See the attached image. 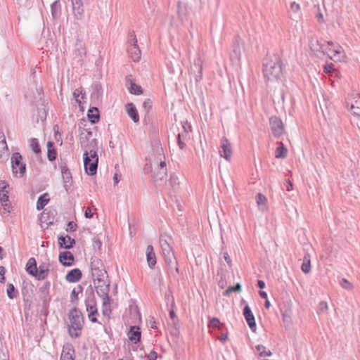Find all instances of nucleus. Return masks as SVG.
<instances>
[{
	"label": "nucleus",
	"mask_w": 360,
	"mask_h": 360,
	"mask_svg": "<svg viewBox=\"0 0 360 360\" xmlns=\"http://www.w3.org/2000/svg\"><path fill=\"white\" fill-rule=\"evenodd\" d=\"M146 259L148 267L151 269H154L157 259L153 247L151 245H148L146 248Z\"/></svg>",
	"instance_id": "obj_20"
},
{
	"label": "nucleus",
	"mask_w": 360,
	"mask_h": 360,
	"mask_svg": "<svg viewBox=\"0 0 360 360\" xmlns=\"http://www.w3.org/2000/svg\"><path fill=\"white\" fill-rule=\"evenodd\" d=\"M167 175V169L165 161H160L155 168L152 174V179L156 184L160 185L159 182L163 181Z\"/></svg>",
	"instance_id": "obj_7"
},
{
	"label": "nucleus",
	"mask_w": 360,
	"mask_h": 360,
	"mask_svg": "<svg viewBox=\"0 0 360 360\" xmlns=\"http://www.w3.org/2000/svg\"><path fill=\"white\" fill-rule=\"evenodd\" d=\"M177 13L179 20L181 22H184V20H187L188 17V7L186 4L179 2L177 5Z\"/></svg>",
	"instance_id": "obj_26"
},
{
	"label": "nucleus",
	"mask_w": 360,
	"mask_h": 360,
	"mask_svg": "<svg viewBox=\"0 0 360 360\" xmlns=\"http://www.w3.org/2000/svg\"><path fill=\"white\" fill-rule=\"evenodd\" d=\"M77 225L73 221H69L67 224L66 231L68 232H75L77 230Z\"/></svg>",
	"instance_id": "obj_53"
},
{
	"label": "nucleus",
	"mask_w": 360,
	"mask_h": 360,
	"mask_svg": "<svg viewBox=\"0 0 360 360\" xmlns=\"http://www.w3.org/2000/svg\"><path fill=\"white\" fill-rule=\"evenodd\" d=\"M130 76H127L126 77V82H130V86L129 88V91L130 94H134V95H140L143 93L142 88L140 85H138L132 82V80L130 79Z\"/></svg>",
	"instance_id": "obj_30"
},
{
	"label": "nucleus",
	"mask_w": 360,
	"mask_h": 360,
	"mask_svg": "<svg viewBox=\"0 0 360 360\" xmlns=\"http://www.w3.org/2000/svg\"><path fill=\"white\" fill-rule=\"evenodd\" d=\"M92 91L91 94V101L95 104L101 101L103 96V88L100 83L96 82L91 85Z\"/></svg>",
	"instance_id": "obj_12"
},
{
	"label": "nucleus",
	"mask_w": 360,
	"mask_h": 360,
	"mask_svg": "<svg viewBox=\"0 0 360 360\" xmlns=\"http://www.w3.org/2000/svg\"><path fill=\"white\" fill-rule=\"evenodd\" d=\"M160 244L162 248L163 256L174 252L172 248L170 246L167 240L160 238Z\"/></svg>",
	"instance_id": "obj_37"
},
{
	"label": "nucleus",
	"mask_w": 360,
	"mask_h": 360,
	"mask_svg": "<svg viewBox=\"0 0 360 360\" xmlns=\"http://www.w3.org/2000/svg\"><path fill=\"white\" fill-rule=\"evenodd\" d=\"M242 290V285L240 283H237L233 286H229L224 292V296H230L231 293L233 292H240Z\"/></svg>",
	"instance_id": "obj_43"
},
{
	"label": "nucleus",
	"mask_w": 360,
	"mask_h": 360,
	"mask_svg": "<svg viewBox=\"0 0 360 360\" xmlns=\"http://www.w3.org/2000/svg\"><path fill=\"white\" fill-rule=\"evenodd\" d=\"M47 158L50 162L56 160L57 158V150L54 147V143L53 141H48L47 145Z\"/></svg>",
	"instance_id": "obj_29"
},
{
	"label": "nucleus",
	"mask_w": 360,
	"mask_h": 360,
	"mask_svg": "<svg viewBox=\"0 0 360 360\" xmlns=\"http://www.w3.org/2000/svg\"><path fill=\"white\" fill-rule=\"evenodd\" d=\"M165 263L168 265L169 268L172 270L174 269L175 271L179 274V269L177 266L178 262L175 257L174 253H170L169 255H164Z\"/></svg>",
	"instance_id": "obj_24"
},
{
	"label": "nucleus",
	"mask_w": 360,
	"mask_h": 360,
	"mask_svg": "<svg viewBox=\"0 0 360 360\" xmlns=\"http://www.w3.org/2000/svg\"><path fill=\"white\" fill-rule=\"evenodd\" d=\"M315 7H316L318 9V13L316 14V18H317V20L321 23L324 22L325 20L323 18V15L320 10L319 5H316V6H315Z\"/></svg>",
	"instance_id": "obj_60"
},
{
	"label": "nucleus",
	"mask_w": 360,
	"mask_h": 360,
	"mask_svg": "<svg viewBox=\"0 0 360 360\" xmlns=\"http://www.w3.org/2000/svg\"><path fill=\"white\" fill-rule=\"evenodd\" d=\"M350 110L353 115L360 116V100L355 101L354 103L351 104Z\"/></svg>",
	"instance_id": "obj_46"
},
{
	"label": "nucleus",
	"mask_w": 360,
	"mask_h": 360,
	"mask_svg": "<svg viewBox=\"0 0 360 360\" xmlns=\"http://www.w3.org/2000/svg\"><path fill=\"white\" fill-rule=\"evenodd\" d=\"M243 315L251 330L255 333L257 329L255 318L248 304H245L244 307Z\"/></svg>",
	"instance_id": "obj_9"
},
{
	"label": "nucleus",
	"mask_w": 360,
	"mask_h": 360,
	"mask_svg": "<svg viewBox=\"0 0 360 360\" xmlns=\"http://www.w3.org/2000/svg\"><path fill=\"white\" fill-rule=\"evenodd\" d=\"M95 288L97 292V295L102 298V300H108L110 297L109 291H110V282L108 283L103 280L101 283L95 285Z\"/></svg>",
	"instance_id": "obj_13"
},
{
	"label": "nucleus",
	"mask_w": 360,
	"mask_h": 360,
	"mask_svg": "<svg viewBox=\"0 0 360 360\" xmlns=\"http://www.w3.org/2000/svg\"><path fill=\"white\" fill-rule=\"evenodd\" d=\"M82 277V271L78 269H72L70 270L65 275V280L69 283H77Z\"/></svg>",
	"instance_id": "obj_18"
},
{
	"label": "nucleus",
	"mask_w": 360,
	"mask_h": 360,
	"mask_svg": "<svg viewBox=\"0 0 360 360\" xmlns=\"http://www.w3.org/2000/svg\"><path fill=\"white\" fill-rule=\"evenodd\" d=\"M7 289H6V294L9 299L13 300L17 297V295L18 294V290L15 288L13 284L12 283H8L7 284Z\"/></svg>",
	"instance_id": "obj_42"
},
{
	"label": "nucleus",
	"mask_w": 360,
	"mask_h": 360,
	"mask_svg": "<svg viewBox=\"0 0 360 360\" xmlns=\"http://www.w3.org/2000/svg\"><path fill=\"white\" fill-rule=\"evenodd\" d=\"M86 298L96 299L94 295V291L91 285H90L86 290Z\"/></svg>",
	"instance_id": "obj_54"
},
{
	"label": "nucleus",
	"mask_w": 360,
	"mask_h": 360,
	"mask_svg": "<svg viewBox=\"0 0 360 360\" xmlns=\"http://www.w3.org/2000/svg\"><path fill=\"white\" fill-rule=\"evenodd\" d=\"M90 266H91V269H93L94 267H99V266L102 267L103 264L101 263V259H99L98 258H97L96 257H93L91 258Z\"/></svg>",
	"instance_id": "obj_50"
},
{
	"label": "nucleus",
	"mask_w": 360,
	"mask_h": 360,
	"mask_svg": "<svg viewBox=\"0 0 360 360\" xmlns=\"http://www.w3.org/2000/svg\"><path fill=\"white\" fill-rule=\"evenodd\" d=\"M262 66L264 77L269 81L274 82L281 79L283 67L282 60L278 54H267L263 59Z\"/></svg>",
	"instance_id": "obj_1"
},
{
	"label": "nucleus",
	"mask_w": 360,
	"mask_h": 360,
	"mask_svg": "<svg viewBox=\"0 0 360 360\" xmlns=\"http://www.w3.org/2000/svg\"><path fill=\"white\" fill-rule=\"evenodd\" d=\"M112 312V309L110 308V298L108 300H103L102 304V313L104 316L110 317V315Z\"/></svg>",
	"instance_id": "obj_40"
},
{
	"label": "nucleus",
	"mask_w": 360,
	"mask_h": 360,
	"mask_svg": "<svg viewBox=\"0 0 360 360\" xmlns=\"http://www.w3.org/2000/svg\"><path fill=\"white\" fill-rule=\"evenodd\" d=\"M60 263L64 266H71L75 264V256L68 250L60 252L58 256Z\"/></svg>",
	"instance_id": "obj_14"
},
{
	"label": "nucleus",
	"mask_w": 360,
	"mask_h": 360,
	"mask_svg": "<svg viewBox=\"0 0 360 360\" xmlns=\"http://www.w3.org/2000/svg\"><path fill=\"white\" fill-rule=\"evenodd\" d=\"M148 360H156L158 358V354L155 351L152 350L148 355L146 356Z\"/></svg>",
	"instance_id": "obj_64"
},
{
	"label": "nucleus",
	"mask_w": 360,
	"mask_h": 360,
	"mask_svg": "<svg viewBox=\"0 0 360 360\" xmlns=\"http://www.w3.org/2000/svg\"><path fill=\"white\" fill-rule=\"evenodd\" d=\"M152 105L153 102L150 98L146 99L143 103V107L147 112H148L151 109Z\"/></svg>",
	"instance_id": "obj_58"
},
{
	"label": "nucleus",
	"mask_w": 360,
	"mask_h": 360,
	"mask_svg": "<svg viewBox=\"0 0 360 360\" xmlns=\"http://www.w3.org/2000/svg\"><path fill=\"white\" fill-rule=\"evenodd\" d=\"M58 243L60 248L70 250L75 245L76 240L69 235L59 236L58 237Z\"/></svg>",
	"instance_id": "obj_15"
},
{
	"label": "nucleus",
	"mask_w": 360,
	"mask_h": 360,
	"mask_svg": "<svg viewBox=\"0 0 360 360\" xmlns=\"http://www.w3.org/2000/svg\"><path fill=\"white\" fill-rule=\"evenodd\" d=\"M193 66L194 68L198 69V75L195 76V81L196 82H198L199 81L201 80L202 77V67L200 61H198V63L195 62Z\"/></svg>",
	"instance_id": "obj_48"
},
{
	"label": "nucleus",
	"mask_w": 360,
	"mask_h": 360,
	"mask_svg": "<svg viewBox=\"0 0 360 360\" xmlns=\"http://www.w3.org/2000/svg\"><path fill=\"white\" fill-rule=\"evenodd\" d=\"M341 286L346 290H351L353 288L352 284L349 282L346 278H342L340 281Z\"/></svg>",
	"instance_id": "obj_52"
},
{
	"label": "nucleus",
	"mask_w": 360,
	"mask_h": 360,
	"mask_svg": "<svg viewBox=\"0 0 360 360\" xmlns=\"http://www.w3.org/2000/svg\"><path fill=\"white\" fill-rule=\"evenodd\" d=\"M280 146L276 149L275 157L278 159L285 158L288 154V150L282 142H280Z\"/></svg>",
	"instance_id": "obj_38"
},
{
	"label": "nucleus",
	"mask_w": 360,
	"mask_h": 360,
	"mask_svg": "<svg viewBox=\"0 0 360 360\" xmlns=\"http://www.w3.org/2000/svg\"><path fill=\"white\" fill-rule=\"evenodd\" d=\"M64 188L68 193H70L71 186L72 184V177L70 169H65L61 172Z\"/></svg>",
	"instance_id": "obj_23"
},
{
	"label": "nucleus",
	"mask_w": 360,
	"mask_h": 360,
	"mask_svg": "<svg viewBox=\"0 0 360 360\" xmlns=\"http://www.w3.org/2000/svg\"><path fill=\"white\" fill-rule=\"evenodd\" d=\"M21 294L24 302L25 309L30 310L32 304L33 285L24 281L21 288Z\"/></svg>",
	"instance_id": "obj_5"
},
{
	"label": "nucleus",
	"mask_w": 360,
	"mask_h": 360,
	"mask_svg": "<svg viewBox=\"0 0 360 360\" xmlns=\"http://www.w3.org/2000/svg\"><path fill=\"white\" fill-rule=\"evenodd\" d=\"M49 272V264L43 262L39 267H37V274L34 275V278L38 281L45 280Z\"/></svg>",
	"instance_id": "obj_17"
},
{
	"label": "nucleus",
	"mask_w": 360,
	"mask_h": 360,
	"mask_svg": "<svg viewBox=\"0 0 360 360\" xmlns=\"http://www.w3.org/2000/svg\"><path fill=\"white\" fill-rule=\"evenodd\" d=\"M219 154L226 160L231 158L232 154L231 143L226 137H223L221 140Z\"/></svg>",
	"instance_id": "obj_11"
},
{
	"label": "nucleus",
	"mask_w": 360,
	"mask_h": 360,
	"mask_svg": "<svg viewBox=\"0 0 360 360\" xmlns=\"http://www.w3.org/2000/svg\"><path fill=\"white\" fill-rule=\"evenodd\" d=\"M255 348L259 352V356H271L272 355V352L270 350H266V347L262 345H257Z\"/></svg>",
	"instance_id": "obj_45"
},
{
	"label": "nucleus",
	"mask_w": 360,
	"mask_h": 360,
	"mask_svg": "<svg viewBox=\"0 0 360 360\" xmlns=\"http://www.w3.org/2000/svg\"><path fill=\"white\" fill-rule=\"evenodd\" d=\"M8 191L6 189L4 192H0V200L1 202V205L4 207L5 210L10 212L8 209L10 207L9 206V200H8Z\"/></svg>",
	"instance_id": "obj_39"
},
{
	"label": "nucleus",
	"mask_w": 360,
	"mask_h": 360,
	"mask_svg": "<svg viewBox=\"0 0 360 360\" xmlns=\"http://www.w3.org/2000/svg\"><path fill=\"white\" fill-rule=\"evenodd\" d=\"M78 292L76 291V289H73L70 294V302L75 304H77L78 301Z\"/></svg>",
	"instance_id": "obj_51"
},
{
	"label": "nucleus",
	"mask_w": 360,
	"mask_h": 360,
	"mask_svg": "<svg viewBox=\"0 0 360 360\" xmlns=\"http://www.w3.org/2000/svg\"><path fill=\"white\" fill-rule=\"evenodd\" d=\"M102 246V243L100 239L94 238L93 240V247L94 249L100 250Z\"/></svg>",
	"instance_id": "obj_62"
},
{
	"label": "nucleus",
	"mask_w": 360,
	"mask_h": 360,
	"mask_svg": "<svg viewBox=\"0 0 360 360\" xmlns=\"http://www.w3.org/2000/svg\"><path fill=\"white\" fill-rule=\"evenodd\" d=\"M51 287V283L46 281L44 284L39 288V298L42 301V306L44 308L47 307L50 298H49V290Z\"/></svg>",
	"instance_id": "obj_10"
},
{
	"label": "nucleus",
	"mask_w": 360,
	"mask_h": 360,
	"mask_svg": "<svg viewBox=\"0 0 360 360\" xmlns=\"http://www.w3.org/2000/svg\"><path fill=\"white\" fill-rule=\"evenodd\" d=\"M30 146L32 149V150L33 151V153H34L35 154H40L41 150V147H40V145H39V141L36 138H32L30 140Z\"/></svg>",
	"instance_id": "obj_44"
},
{
	"label": "nucleus",
	"mask_w": 360,
	"mask_h": 360,
	"mask_svg": "<svg viewBox=\"0 0 360 360\" xmlns=\"http://www.w3.org/2000/svg\"><path fill=\"white\" fill-rule=\"evenodd\" d=\"M332 52L333 55L329 57L334 61L340 60L341 57L344 56V53L340 49L333 50Z\"/></svg>",
	"instance_id": "obj_49"
},
{
	"label": "nucleus",
	"mask_w": 360,
	"mask_h": 360,
	"mask_svg": "<svg viewBox=\"0 0 360 360\" xmlns=\"http://www.w3.org/2000/svg\"><path fill=\"white\" fill-rule=\"evenodd\" d=\"M127 51L130 58L135 62L139 61L141 58V50L139 49V46H129Z\"/></svg>",
	"instance_id": "obj_31"
},
{
	"label": "nucleus",
	"mask_w": 360,
	"mask_h": 360,
	"mask_svg": "<svg viewBox=\"0 0 360 360\" xmlns=\"http://www.w3.org/2000/svg\"><path fill=\"white\" fill-rule=\"evenodd\" d=\"M169 184L174 190H176V186L179 184L178 178L174 175H171L169 179Z\"/></svg>",
	"instance_id": "obj_56"
},
{
	"label": "nucleus",
	"mask_w": 360,
	"mask_h": 360,
	"mask_svg": "<svg viewBox=\"0 0 360 360\" xmlns=\"http://www.w3.org/2000/svg\"><path fill=\"white\" fill-rule=\"evenodd\" d=\"M129 340L134 344L140 342L141 332L140 328L137 326H131L127 333Z\"/></svg>",
	"instance_id": "obj_16"
},
{
	"label": "nucleus",
	"mask_w": 360,
	"mask_h": 360,
	"mask_svg": "<svg viewBox=\"0 0 360 360\" xmlns=\"http://www.w3.org/2000/svg\"><path fill=\"white\" fill-rule=\"evenodd\" d=\"M269 124L272 134L275 137H280L284 132V125L282 120L276 116L269 119Z\"/></svg>",
	"instance_id": "obj_8"
},
{
	"label": "nucleus",
	"mask_w": 360,
	"mask_h": 360,
	"mask_svg": "<svg viewBox=\"0 0 360 360\" xmlns=\"http://www.w3.org/2000/svg\"><path fill=\"white\" fill-rule=\"evenodd\" d=\"M63 348L68 351L65 354H61L60 360H75V358L73 357L75 349L72 345L71 344H68L66 346H64ZM63 352H64V351H63Z\"/></svg>",
	"instance_id": "obj_33"
},
{
	"label": "nucleus",
	"mask_w": 360,
	"mask_h": 360,
	"mask_svg": "<svg viewBox=\"0 0 360 360\" xmlns=\"http://www.w3.org/2000/svg\"><path fill=\"white\" fill-rule=\"evenodd\" d=\"M219 340H220L221 342L224 343L226 342L229 339L228 338V332L224 331L221 333V335L219 337L217 338Z\"/></svg>",
	"instance_id": "obj_61"
},
{
	"label": "nucleus",
	"mask_w": 360,
	"mask_h": 360,
	"mask_svg": "<svg viewBox=\"0 0 360 360\" xmlns=\"http://www.w3.org/2000/svg\"><path fill=\"white\" fill-rule=\"evenodd\" d=\"M125 109L128 116L135 122H139V115L135 105L128 103L125 105Z\"/></svg>",
	"instance_id": "obj_21"
},
{
	"label": "nucleus",
	"mask_w": 360,
	"mask_h": 360,
	"mask_svg": "<svg viewBox=\"0 0 360 360\" xmlns=\"http://www.w3.org/2000/svg\"><path fill=\"white\" fill-rule=\"evenodd\" d=\"M210 329H223L225 328V324L220 322L219 319L217 317L211 318L208 323Z\"/></svg>",
	"instance_id": "obj_35"
},
{
	"label": "nucleus",
	"mask_w": 360,
	"mask_h": 360,
	"mask_svg": "<svg viewBox=\"0 0 360 360\" xmlns=\"http://www.w3.org/2000/svg\"><path fill=\"white\" fill-rule=\"evenodd\" d=\"M11 168L15 176L22 177L26 172V165L22 161V156L18 152H15L11 157Z\"/></svg>",
	"instance_id": "obj_4"
},
{
	"label": "nucleus",
	"mask_w": 360,
	"mask_h": 360,
	"mask_svg": "<svg viewBox=\"0 0 360 360\" xmlns=\"http://www.w3.org/2000/svg\"><path fill=\"white\" fill-rule=\"evenodd\" d=\"M129 37H130V39L129 40V46H138L137 39H136L135 32L134 31H132L131 32L129 33Z\"/></svg>",
	"instance_id": "obj_55"
},
{
	"label": "nucleus",
	"mask_w": 360,
	"mask_h": 360,
	"mask_svg": "<svg viewBox=\"0 0 360 360\" xmlns=\"http://www.w3.org/2000/svg\"><path fill=\"white\" fill-rule=\"evenodd\" d=\"M92 272V276L95 278H94V284L96 285V281H97L98 283L103 281L104 278H108L107 271L103 269L102 267H94L93 269H91Z\"/></svg>",
	"instance_id": "obj_19"
},
{
	"label": "nucleus",
	"mask_w": 360,
	"mask_h": 360,
	"mask_svg": "<svg viewBox=\"0 0 360 360\" xmlns=\"http://www.w3.org/2000/svg\"><path fill=\"white\" fill-rule=\"evenodd\" d=\"M256 201L259 210L264 211L266 209L267 199L264 195L261 193H258L256 195Z\"/></svg>",
	"instance_id": "obj_36"
},
{
	"label": "nucleus",
	"mask_w": 360,
	"mask_h": 360,
	"mask_svg": "<svg viewBox=\"0 0 360 360\" xmlns=\"http://www.w3.org/2000/svg\"><path fill=\"white\" fill-rule=\"evenodd\" d=\"M85 306H86V311L89 312L94 309H97L96 299L91 300L89 298H86L85 299Z\"/></svg>",
	"instance_id": "obj_47"
},
{
	"label": "nucleus",
	"mask_w": 360,
	"mask_h": 360,
	"mask_svg": "<svg viewBox=\"0 0 360 360\" xmlns=\"http://www.w3.org/2000/svg\"><path fill=\"white\" fill-rule=\"evenodd\" d=\"M290 8L294 13H297L300 9V5L297 4L295 1H293L290 4Z\"/></svg>",
	"instance_id": "obj_63"
},
{
	"label": "nucleus",
	"mask_w": 360,
	"mask_h": 360,
	"mask_svg": "<svg viewBox=\"0 0 360 360\" xmlns=\"http://www.w3.org/2000/svg\"><path fill=\"white\" fill-rule=\"evenodd\" d=\"M25 269L27 274L32 276H34L35 274H37V265L36 259L34 257L29 259Z\"/></svg>",
	"instance_id": "obj_32"
},
{
	"label": "nucleus",
	"mask_w": 360,
	"mask_h": 360,
	"mask_svg": "<svg viewBox=\"0 0 360 360\" xmlns=\"http://www.w3.org/2000/svg\"><path fill=\"white\" fill-rule=\"evenodd\" d=\"M85 172L89 176H94L97 172L98 156L95 150H86L83 155Z\"/></svg>",
	"instance_id": "obj_3"
},
{
	"label": "nucleus",
	"mask_w": 360,
	"mask_h": 360,
	"mask_svg": "<svg viewBox=\"0 0 360 360\" xmlns=\"http://www.w3.org/2000/svg\"><path fill=\"white\" fill-rule=\"evenodd\" d=\"M69 319L70 326H69V334L72 338H79L81 335V331L84 326V317L82 311L76 307L70 310Z\"/></svg>",
	"instance_id": "obj_2"
},
{
	"label": "nucleus",
	"mask_w": 360,
	"mask_h": 360,
	"mask_svg": "<svg viewBox=\"0 0 360 360\" xmlns=\"http://www.w3.org/2000/svg\"><path fill=\"white\" fill-rule=\"evenodd\" d=\"M6 272V269L4 266H0V283H4L6 282L5 274Z\"/></svg>",
	"instance_id": "obj_59"
},
{
	"label": "nucleus",
	"mask_w": 360,
	"mask_h": 360,
	"mask_svg": "<svg viewBox=\"0 0 360 360\" xmlns=\"http://www.w3.org/2000/svg\"><path fill=\"white\" fill-rule=\"evenodd\" d=\"M9 151L6 142L0 143V162H6L8 159Z\"/></svg>",
	"instance_id": "obj_34"
},
{
	"label": "nucleus",
	"mask_w": 360,
	"mask_h": 360,
	"mask_svg": "<svg viewBox=\"0 0 360 360\" xmlns=\"http://www.w3.org/2000/svg\"><path fill=\"white\" fill-rule=\"evenodd\" d=\"M244 48L243 40L236 36L234 37L232 44V50L230 53L231 60L233 62H239L241 58L242 50Z\"/></svg>",
	"instance_id": "obj_6"
},
{
	"label": "nucleus",
	"mask_w": 360,
	"mask_h": 360,
	"mask_svg": "<svg viewBox=\"0 0 360 360\" xmlns=\"http://www.w3.org/2000/svg\"><path fill=\"white\" fill-rule=\"evenodd\" d=\"M72 10L77 19H82L84 15L82 0H72Z\"/></svg>",
	"instance_id": "obj_22"
},
{
	"label": "nucleus",
	"mask_w": 360,
	"mask_h": 360,
	"mask_svg": "<svg viewBox=\"0 0 360 360\" xmlns=\"http://www.w3.org/2000/svg\"><path fill=\"white\" fill-rule=\"evenodd\" d=\"M50 201L49 194L48 193H44L41 195L37 201L36 208L38 211H40L44 208V207L49 203Z\"/></svg>",
	"instance_id": "obj_28"
},
{
	"label": "nucleus",
	"mask_w": 360,
	"mask_h": 360,
	"mask_svg": "<svg viewBox=\"0 0 360 360\" xmlns=\"http://www.w3.org/2000/svg\"><path fill=\"white\" fill-rule=\"evenodd\" d=\"M301 269L304 274H308L311 271V262L309 254L304 256Z\"/></svg>",
	"instance_id": "obj_41"
},
{
	"label": "nucleus",
	"mask_w": 360,
	"mask_h": 360,
	"mask_svg": "<svg viewBox=\"0 0 360 360\" xmlns=\"http://www.w3.org/2000/svg\"><path fill=\"white\" fill-rule=\"evenodd\" d=\"M51 11L53 19L57 20L61 15V4L59 0L53 1L51 6Z\"/></svg>",
	"instance_id": "obj_27"
},
{
	"label": "nucleus",
	"mask_w": 360,
	"mask_h": 360,
	"mask_svg": "<svg viewBox=\"0 0 360 360\" xmlns=\"http://www.w3.org/2000/svg\"><path fill=\"white\" fill-rule=\"evenodd\" d=\"M87 117L91 124H96L100 120V112L97 107H91L87 112Z\"/></svg>",
	"instance_id": "obj_25"
},
{
	"label": "nucleus",
	"mask_w": 360,
	"mask_h": 360,
	"mask_svg": "<svg viewBox=\"0 0 360 360\" xmlns=\"http://www.w3.org/2000/svg\"><path fill=\"white\" fill-rule=\"evenodd\" d=\"M176 141H177L178 146L181 150H184L186 148V145L183 141V139H181V134H177Z\"/></svg>",
	"instance_id": "obj_57"
}]
</instances>
